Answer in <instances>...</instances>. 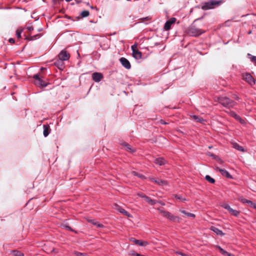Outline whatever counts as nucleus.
<instances>
[{
    "mask_svg": "<svg viewBox=\"0 0 256 256\" xmlns=\"http://www.w3.org/2000/svg\"><path fill=\"white\" fill-rule=\"evenodd\" d=\"M154 163L159 166L164 165L166 163V160L162 158H156L154 161Z\"/></svg>",
    "mask_w": 256,
    "mask_h": 256,
    "instance_id": "nucleus-15",
    "label": "nucleus"
},
{
    "mask_svg": "<svg viewBox=\"0 0 256 256\" xmlns=\"http://www.w3.org/2000/svg\"><path fill=\"white\" fill-rule=\"evenodd\" d=\"M37 37H40L39 35L36 34L33 36H30V38H28L30 40H32L36 39Z\"/></svg>",
    "mask_w": 256,
    "mask_h": 256,
    "instance_id": "nucleus-34",
    "label": "nucleus"
},
{
    "mask_svg": "<svg viewBox=\"0 0 256 256\" xmlns=\"http://www.w3.org/2000/svg\"><path fill=\"white\" fill-rule=\"evenodd\" d=\"M207 154L209 156H214L212 154H211L210 152H208L207 153Z\"/></svg>",
    "mask_w": 256,
    "mask_h": 256,
    "instance_id": "nucleus-48",
    "label": "nucleus"
},
{
    "mask_svg": "<svg viewBox=\"0 0 256 256\" xmlns=\"http://www.w3.org/2000/svg\"><path fill=\"white\" fill-rule=\"evenodd\" d=\"M238 200L243 204H247L250 206L252 207L254 202L250 200H248L243 197H240Z\"/></svg>",
    "mask_w": 256,
    "mask_h": 256,
    "instance_id": "nucleus-14",
    "label": "nucleus"
},
{
    "mask_svg": "<svg viewBox=\"0 0 256 256\" xmlns=\"http://www.w3.org/2000/svg\"><path fill=\"white\" fill-rule=\"evenodd\" d=\"M58 58L60 60H67L70 58V54L65 50H62L59 54Z\"/></svg>",
    "mask_w": 256,
    "mask_h": 256,
    "instance_id": "nucleus-8",
    "label": "nucleus"
},
{
    "mask_svg": "<svg viewBox=\"0 0 256 256\" xmlns=\"http://www.w3.org/2000/svg\"><path fill=\"white\" fill-rule=\"evenodd\" d=\"M216 248L218 249V250L222 254L224 251V250L220 246H216Z\"/></svg>",
    "mask_w": 256,
    "mask_h": 256,
    "instance_id": "nucleus-40",
    "label": "nucleus"
},
{
    "mask_svg": "<svg viewBox=\"0 0 256 256\" xmlns=\"http://www.w3.org/2000/svg\"><path fill=\"white\" fill-rule=\"evenodd\" d=\"M160 204L162 206H164L165 204L164 202H160Z\"/></svg>",
    "mask_w": 256,
    "mask_h": 256,
    "instance_id": "nucleus-49",
    "label": "nucleus"
},
{
    "mask_svg": "<svg viewBox=\"0 0 256 256\" xmlns=\"http://www.w3.org/2000/svg\"><path fill=\"white\" fill-rule=\"evenodd\" d=\"M150 180L152 181H153L155 182V180H157L155 179L154 178H150Z\"/></svg>",
    "mask_w": 256,
    "mask_h": 256,
    "instance_id": "nucleus-44",
    "label": "nucleus"
},
{
    "mask_svg": "<svg viewBox=\"0 0 256 256\" xmlns=\"http://www.w3.org/2000/svg\"><path fill=\"white\" fill-rule=\"evenodd\" d=\"M248 56H250V58L251 60L254 63V64L256 65V56H251L250 54H248Z\"/></svg>",
    "mask_w": 256,
    "mask_h": 256,
    "instance_id": "nucleus-33",
    "label": "nucleus"
},
{
    "mask_svg": "<svg viewBox=\"0 0 256 256\" xmlns=\"http://www.w3.org/2000/svg\"><path fill=\"white\" fill-rule=\"evenodd\" d=\"M130 240L134 243V241H136L137 240L134 239V238H131Z\"/></svg>",
    "mask_w": 256,
    "mask_h": 256,
    "instance_id": "nucleus-47",
    "label": "nucleus"
},
{
    "mask_svg": "<svg viewBox=\"0 0 256 256\" xmlns=\"http://www.w3.org/2000/svg\"><path fill=\"white\" fill-rule=\"evenodd\" d=\"M176 254H180V255H181L182 256H190V255L188 254H184L182 252H176Z\"/></svg>",
    "mask_w": 256,
    "mask_h": 256,
    "instance_id": "nucleus-38",
    "label": "nucleus"
},
{
    "mask_svg": "<svg viewBox=\"0 0 256 256\" xmlns=\"http://www.w3.org/2000/svg\"><path fill=\"white\" fill-rule=\"evenodd\" d=\"M218 102L224 106L231 107L234 104V102L227 97L219 98Z\"/></svg>",
    "mask_w": 256,
    "mask_h": 256,
    "instance_id": "nucleus-2",
    "label": "nucleus"
},
{
    "mask_svg": "<svg viewBox=\"0 0 256 256\" xmlns=\"http://www.w3.org/2000/svg\"><path fill=\"white\" fill-rule=\"evenodd\" d=\"M9 42L11 44H14V40L12 38H10L8 40Z\"/></svg>",
    "mask_w": 256,
    "mask_h": 256,
    "instance_id": "nucleus-41",
    "label": "nucleus"
},
{
    "mask_svg": "<svg viewBox=\"0 0 256 256\" xmlns=\"http://www.w3.org/2000/svg\"><path fill=\"white\" fill-rule=\"evenodd\" d=\"M134 244L140 246H146L148 244V242L146 241L138 240L136 241H134Z\"/></svg>",
    "mask_w": 256,
    "mask_h": 256,
    "instance_id": "nucleus-21",
    "label": "nucleus"
},
{
    "mask_svg": "<svg viewBox=\"0 0 256 256\" xmlns=\"http://www.w3.org/2000/svg\"><path fill=\"white\" fill-rule=\"evenodd\" d=\"M174 197L176 198H177L178 200H180L181 201H182V202H184V201L186 200L185 198H183L181 196H178V195H175Z\"/></svg>",
    "mask_w": 256,
    "mask_h": 256,
    "instance_id": "nucleus-32",
    "label": "nucleus"
},
{
    "mask_svg": "<svg viewBox=\"0 0 256 256\" xmlns=\"http://www.w3.org/2000/svg\"><path fill=\"white\" fill-rule=\"evenodd\" d=\"M89 15V12L88 10H84L81 12V16L82 17H86Z\"/></svg>",
    "mask_w": 256,
    "mask_h": 256,
    "instance_id": "nucleus-31",
    "label": "nucleus"
},
{
    "mask_svg": "<svg viewBox=\"0 0 256 256\" xmlns=\"http://www.w3.org/2000/svg\"><path fill=\"white\" fill-rule=\"evenodd\" d=\"M116 206V210H118L120 212L124 214L125 216H126L128 218L132 217V216L124 208H122L121 207L118 206Z\"/></svg>",
    "mask_w": 256,
    "mask_h": 256,
    "instance_id": "nucleus-13",
    "label": "nucleus"
},
{
    "mask_svg": "<svg viewBox=\"0 0 256 256\" xmlns=\"http://www.w3.org/2000/svg\"><path fill=\"white\" fill-rule=\"evenodd\" d=\"M130 254L132 256H138V254L136 252L134 251H131L130 252Z\"/></svg>",
    "mask_w": 256,
    "mask_h": 256,
    "instance_id": "nucleus-36",
    "label": "nucleus"
},
{
    "mask_svg": "<svg viewBox=\"0 0 256 256\" xmlns=\"http://www.w3.org/2000/svg\"><path fill=\"white\" fill-rule=\"evenodd\" d=\"M210 230L213 231L216 234L218 235H220V236H224V234L223 233V232L220 230H219L218 228L214 227V226H212L210 228Z\"/></svg>",
    "mask_w": 256,
    "mask_h": 256,
    "instance_id": "nucleus-17",
    "label": "nucleus"
},
{
    "mask_svg": "<svg viewBox=\"0 0 256 256\" xmlns=\"http://www.w3.org/2000/svg\"><path fill=\"white\" fill-rule=\"evenodd\" d=\"M219 160H220V162H222V160H220V159Z\"/></svg>",
    "mask_w": 256,
    "mask_h": 256,
    "instance_id": "nucleus-51",
    "label": "nucleus"
},
{
    "mask_svg": "<svg viewBox=\"0 0 256 256\" xmlns=\"http://www.w3.org/2000/svg\"><path fill=\"white\" fill-rule=\"evenodd\" d=\"M192 117L194 120L200 123H202L204 121L203 118L196 116H192Z\"/></svg>",
    "mask_w": 256,
    "mask_h": 256,
    "instance_id": "nucleus-25",
    "label": "nucleus"
},
{
    "mask_svg": "<svg viewBox=\"0 0 256 256\" xmlns=\"http://www.w3.org/2000/svg\"><path fill=\"white\" fill-rule=\"evenodd\" d=\"M22 32V29H18L16 31V37L19 38L21 37V33Z\"/></svg>",
    "mask_w": 256,
    "mask_h": 256,
    "instance_id": "nucleus-30",
    "label": "nucleus"
},
{
    "mask_svg": "<svg viewBox=\"0 0 256 256\" xmlns=\"http://www.w3.org/2000/svg\"><path fill=\"white\" fill-rule=\"evenodd\" d=\"M220 3V2L218 1H211L206 2L202 6V9L208 10L214 8L216 6H218Z\"/></svg>",
    "mask_w": 256,
    "mask_h": 256,
    "instance_id": "nucleus-4",
    "label": "nucleus"
},
{
    "mask_svg": "<svg viewBox=\"0 0 256 256\" xmlns=\"http://www.w3.org/2000/svg\"><path fill=\"white\" fill-rule=\"evenodd\" d=\"M27 29H28L29 31H31V30H34V28H33V27H32V26H28V27L27 28Z\"/></svg>",
    "mask_w": 256,
    "mask_h": 256,
    "instance_id": "nucleus-43",
    "label": "nucleus"
},
{
    "mask_svg": "<svg viewBox=\"0 0 256 256\" xmlns=\"http://www.w3.org/2000/svg\"><path fill=\"white\" fill-rule=\"evenodd\" d=\"M102 78V74L100 72H94L92 74V78L96 82H100Z\"/></svg>",
    "mask_w": 256,
    "mask_h": 256,
    "instance_id": "nucleus-12",
    "label": "nucleus"
},
{
    "mask_svg": "<svg viewBox=\"0 0 256 256\" xmlns=\"http://www.w3.org/2000/svg\"><path fill=\"white\" fill-rule=\"evenodd\" d=\"M230 115L234 118L236 120H238L240 121V122L241 123V124H244L245 123V122L244 120H242L240 117L237 115L235 112H230Z\"/></svg>",
    "mask_w": 256,
    "mask_h": 256,
    "instance_id": "nucleus-16",
    "label": "nucleus"
},
{
    "mask_svg": "<svg viewBox=\"0 0 256 256\" xmlns=\"http://www.w3.org/2000/svg\"><path fill=\"white\" fill-rule=\"evenodd\" d=\"M88 221L98 228L104 227V226L102 224H100L98 222L94 220H88Z\"/></svg>",
    "mask_w": 256,
    "mask_h": 256,
    "instance_id": "nucleus-19",
    "label": "nucleus"
},
{
    "mask_svg": "<svg viewBox=\"0 0 256 256\" xmlns=\"http://www.w3.org/2000/svg\"><path fill=\"white\" fill-rule=\"evenodd\" d=\"M120 63L126 69H130L131 65L129 61L125 58H121L120 60Z\"/></svg>",
    "mask_w": 256,
    "mask_h": 256,
    "instance_id": "nucleus-10",
    "label": "nucleus"
},
{
    "mask_svg": "<svg viewBox=\"0 0 256 256\" xmlns=\"http://www.w3.org/2000/svg\"><path fill=\"white\" fill-rule=\"evenodd\" d=\"M132 174H133L134 176H137L142 179L146 178L144 177V176H143L142 174H139L136 172H132Z\"/></svg>",
    "mask_w": 256,
    "mask_h": 256,
    "instance_id": "nucleus-29",
    "label": "nucleus"
},
{
    "mask_svg": "<svg viewBox=\"0 0 256 256\" xmlns=\"http://www.w3.org/2000/svg\"><path fill=\"white\" fill-rule=\"evenodd\" d=\"M252 208H254V209L256 210V204L254 202Z\"/></svg>",
    "mask_w": 256,
    "mask_h": 256,
    "instance_id": "nucleus-45",
    "label": "nucleus"
},
{
    "mask_svg": "<svg viewBox=\"0 0 256 256\" xmlns=\"http://www.w3.org/2000/svg\"><path fill=\"white\" fill-rule=\"evenodd\" d=\"M216 170L219 171L220 174L228 178H232V176L230 174V173L224 169H222L219 168H216Z\"/></svg>",
    "mask_w": 256,
    "mask_h": 256,
    "instance_id": "nucleus-11",
    "label": "nucleus"
},
{
    "mask_svg": "<svg viewBox=\"0 0 256 256\" xmlns=\"http://www.w3.org/2000/svg\"><path fill=\"white\" fill-rule=\"evenodd\" d=\"M155 182L160 186H166L167 184L166 181L160 179H158L157 180H155Z\"/></svg>",
    "mask_w": 256,
    "mask_h": 256,
    "instance_id": "nucleus-24",
    "label": "nucleus"
},
{
    "mask_svg": "<svg viewBox=\"0 0 256 256\" xmlns=\"http://www.w3.org/2000/svg\"><path fill=\"white\" fill-rule=\"evenodd\" d=\"M44 136L46 137L49 134V126L46 125H44Z\"/></svg>",
    "mask_w": 256,
    "mask_h": 256,
    "instance_id": "nucleus-23",
    "label": "nucleus"
},
{
    "mask_svg": "<svg viewBox=\"0 0 256 256\" xmlns=\"http://www.w3.org/2000/svg\"><path fill=\"white\" fill-rule=\"evenodd\" d=\"M12 254L14 256H23L24 254L22 253L19 251L14 250L12 252Z\"/></svg>",
    "mask_w": 256,
    "mask_h": 256,
    "instance_id": "nucleus-28",
    "label": "nucleus"
},
{
    "mask_svg": "<svg viewBox=\"0 0 256 256\" xmlns=\"http://www.w3.org/2000/svg\"><path fill=\"white\" fill-rule=\"evenodd\" d=\"M205 178L208 182L211 184H214L215 182V180L208 175H206L205 177Z\"/></svg>",
    "mask_w": 256,
    "mask_h": 256,
    "instance_id": "nucleus-27",
    "label": "nucleus"
},
{
    "mask_svg": "<svg viewBox=\"0 0 256 256\" xmlns=\"http://www.w3.org/2000/svg\"><path fill=\"white\" fill-rule=\"evenodd\" d=\"M34 84L36 86L42 88L46 86V82L44 81L38 74L34 75Z\"/></svg>",
    "mask_w": 256,
    "mask_h": 256,
    "instance_id": "nucleus-3",
    "label": "nucleus"
},
{
    "mask_svg": "<svg viewBox=\"0 0 256 256\" xmlns=\"http://www.w3.org/2000/svg\"><path fill=\"white\" fill-rule=\"evenodd\" d=\"M138 196H139L142 198L144 199V196H146V195L142 194H138Z\"/></svg>",
    "mask_w": 256,
    "mask_h": 256,
    "instance_id": "nucleus-42",
    "label": "nucleus"
},
{
    "mask_svg": "<svg viewBox=\"0 0 256 256\" xmlns=\"http://www.w3.org/2000/svg\"><path fill=\"white\" fill-rule=\"evenodd\" d=\"M123 146L126 150L129 152H133L135 151V150L132 148L128 144H124Z\"/></svg>",
    "mask_w": 256,
    "mask_h": 256,
    "instance_id": "nucleus-20",
    "label": "nucleus"
},
{
    "mask_svg": "<svg viewBox=\"0 0 256 256\" xmlns=\"http://www.w3.org/2000/svg\"><path fill=\"white\" fill-rule=\"evenodd\" d=\"M180 211L184 214L185 215H186V216H189V217H192V218H194L195 217V215L194 214H192V213H190V212H186L185 210H180Z\"/></svg>",
    "mask_w": 256,
    "mask_h": 256,
    "instance_id": "nucleus-26",
    "label": "nucleus"
},
{
    "mask_svg": "<svg viewBox=\"0 0 256 256\" xmlns=\"http://www.w3.org/2000/svg\"><path fill=\"white\" fill-rule=\"evenodd\" d=\"M212 146H209L208 148H211Z\"/></svg>",
    "mask_w": 256,
    "mask_h": 256,
    "instance_id": "nucleus-50",
    "label": "nucleus"
},
{
    "mask_svg": "<svg viewBox=\"0 0 256 256\" xmlns=\"http://www.w3.org/2000/svg\"><path fill=\"white\" fill-rule=\"evenodd\" d=\"M176 254H180V255H181L182 256H190V255L188 254H184L182 252H176Z\"/></svg>",
    "mask_w": 256,
    "mask_h": 256,
    "instance_id": "nucleus-37",
    "label": "nucleus"
},
{
    "mask_svg": "<svg viewBox=\"0 0 256 256\" xmlns=\"http://www.w3.org/2000/svg\"><path fill=\"white\" fill-rule=\"evenodd\" d=\"M243 78L250 85H254L255 84V80L252 76L248 73H246L243 74Z\"/></svg>",
    "mask_w": 256,
    "mask_h": 256,
    "instance_id": "nucleus-7",
    "label": "nucleus"
},
{
    "mask_svg": "<svg viewBox=\"0 0 256 256\" xmlns=\"http://www.w3.org/2000/svg\"><path fill=\"white\" fill-rule=\"evenodd\" d=\"M137 44H134L132 46V56L136 60H140L142 58V53L138 49Z\"/></svg>",
    "mask_w": 256,
    "mask_h": 256,
    "instance_id": "nucleus-5",
    "label": "nucleus"
},
{
    "mask_svg": "<svg viewBox=\"0 0 256 256\" xmlns=\"http://www.w3.org/2000/svg\"><path fill=\"white\" fill-rule=\"evenodd\" d=\"M232 147L234 148L235 149L241 151V152H244V148L240 146L236 142H232Z\"/></svg>",
    "mask_w": 256,
    "mask_h": 256,
    "instance_id": "nucleus-18",
    "label": "nucleus"
},
{
    "mask_svg": "<svg viewBox=\"0 0 256 256\" xmlns=\"http://www.w3.org/2000/svg\"><path fill=\"white\" fill-rule=\"evenodd\" d=\"M64 228H66L68 229V230H70L71 228L70 226H64Z\"/></svg>",
    "mask_w": 256,
    "mask_h": 256,
    "instance_id": "nucleus-46",
    "label": "nucleus"
},
{
    "mask_svg": "<svg viewBox=\"0 0 256 256\" xmlns=\"http://www.w3.org/2000/svg\"><path fill=\"white\" fill-rule=\"evenodd\" d=\"M158 210L164 216L167 218L169 220L173 222H180V218L178 217L174 216L170 212L166 211L163 209L158 208Z\"/></svg>",
    "mask_w": 256,
    "mask_h": 256,
    "instance_id": "nucleus-1",
    "label": "nucleus"
},
{
    "mask_svg": "<svg viewBox=\"0 0 256 256\" xmlns=\"http://www.w3.org/2000/svg\"><path fill=\"white\" fill-rule=\"evenodd\" d=\"M176 21V18H172L168 20L165 24L164 28L166 30H169L171 28V25L174 24Z\"/></svg>",
    "mask_w": 256,
    "mask_h": 256,
    "instance_id": "nucleus-9",
    "label": "nucleus"
},
{
    "mask_svg": "<svg viewBox=\"0 0 256 256\" xmlns=\"http://www.w3.org/2000/svg\"><path fill=\"white\" fill-rule=\"evenodd\" d=\"M222 254L224 256H234V255L232 254H231L228 252L224 250L222 253Z\"/></svg>",
    "mask_w": 256,
    "mask_h": 256,
    "instance_id": "nucleus-35",
    "label": "nucleus"
},
{
    "mask_svg": "<svg viewBox=\"0 0 256 256\" xmlns=\"http://www.w3.org/2000/svg\"><path fill=\"white\" fill-rule=\"evenodd\" d=\"M144 200L147 202L151 205H154L156 203V202L154 200L151 199L146 196H144Z\"/></svg>",
    "mask_w": 256,
    "mask_h": 256,
    "instance_id": "nucleus-22",
    "label": "nucleus"
},
{
    "mask_svg": "<svg viewBox=\"0 0 256 256\" xmlns=\"http://www.w3.org/2000/svg\"><path fill=\"white\" fill-rule=\"evenodd\" d=\"M216 248L218 249V250L222 254L224 251V250L220 246H216Z\"/></svg>",
    "mask_w": 256,
    "mask_h": 256,
    "instance_id": "nucleus-39",
    "label": "nucleus"
},
{
    "mask_svg": "<svg viewBox=\"0 0 256 256\" xmlns=\"http://www.w3.org/2000/svg\"><path fill=\"white\" fill-rule=\"evenodd\" d=\"M222 206L227 210L228 212L232 215L238 216L240 214V212L232 208L228 204L224 203L222 205Z\"/></svg>",
    "mask_w": 256,
    "mask_h": 256,
    "instance_id": "nucleus-6",
    "label": "nucleus"
}]
</instances>
